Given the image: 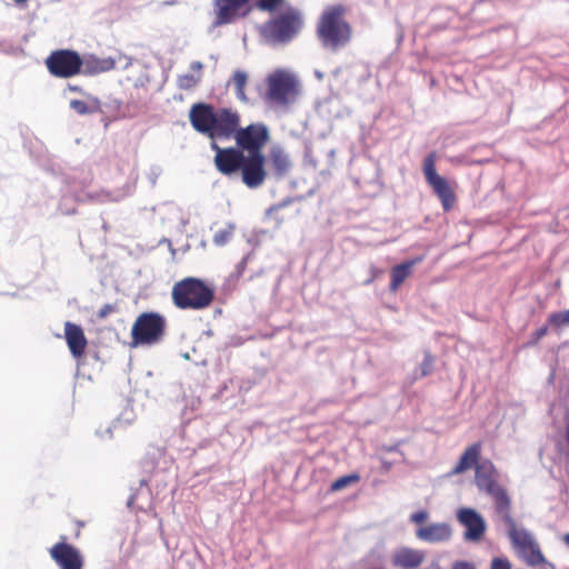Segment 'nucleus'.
<instances>
[{
	"label": "nucleus",
	"mask_w": 569,
	"mask_h": 569,
	"mask_svg": "<svg viewBox=\"0 0 569 569\" xmlns=\"http://www.w3.org/2000/svg\"><path fill=\"white\" fill-rule=\"evenodd\" d=\"M462 471V456L459 458V460L457 461V465L453 469V472L456 473H459Z\"/></svg>",
	"instance_id": "e433bc0d"
},
{
	"label": "nucleus",
	"mask_w": 569,
	"mask_h": 569,
	"mask_svg": "<svg viewBox=\"0 0 569 569\" xmlns=\"http://www.w3.org/2000/svg\"><path fill=\"white\" fill-rule=\"evenodd\" d=\"M51 76L69 79L82 73L84 61L81 56L71 49L53 50L44 61Z\"/></svg>",
	"instance_id": "0eeeda50"
},
{
	"label": "nucleus",
	"mask_w": 569,
	"mask_h": 569,
	"mask_svg": "<svg viewBox=\"0 0 569 569\" xmlns=\"http://www.w3.org/2000/svg\"><path fill=\"white\" fill-rule=\"evenodd\" d=\"M189 120L192 128L210 139L234 138L237 147L248 153H262L270 139L269 130L263 123H251L240 128V116L231 109L198 102L191 106Z\"/></svg>",
	"instance_id": "f257e3e1"
},
{
	"label": "nucleus",
	"mask_w": 569,
	"mask_h": 569,
	"mask_svg": "<svg viewBox=\"0 0 569 569\" xmlns=\"http://www.w3.org/2000/svg\"><path fill=\"white\" fill-rule=\"evenodd\" d=\"M114 60L112 59H90L84 61L86 73L106 72L114 68Z\"/></svg>",
	"instance_id": "4be33fe9"
},
{
	"label": "nucleus",
	"mask_w": 569,
	"mask_h": 569,
	"mask_svg": "<svg viewBox=\"0 0 569 569\" xmlns=\"http://www.w3.org/2000/svg\"><path fill=\"white\" fill-rule=\"evenodd\" d=\"M167 322L158 312H142L131 328V346H153L159 343L166 333Z\"/></svg>",
	"instance_id": "39448f33"
},
{
	"label": "nucleus",
	"mask_w": 569,
	"mask_h": 569,
	"mask_svg": "<svg viewBox=\"0 0 569 569\" xmlns=\"http://www.w3.org/2000/svg\"><path fill=\"white\" fill-rule=\"evenodd\" d=\"M13 1H14V2H17V3H24V2H27L28 0H13Z\"/></svg>",
	"instance_id": "79ce46f5"
},
{
	"label": "nucleus",
	"mask_w": 569,
	"mask_h": 569,
	"mask_svg": "<svg viewBox=\"0 0 569 569\" xmlns=\"http://www.w3.org/2000/svg\"><path fill=\"white\" fill-rule=\"evenodd\" d=\"M421 261L422 257H418L395 266L390 271V290L397 291L411 274L412 268Z\"/></svg>",
	"instance_id": "6ab92c4d"
},
{
	"label": "nucleus",
	"mask_w": 569,
	"mask_h": 569,
	"mask_svg": "<svg viewBox=\"0 0 569 569\" xmlns=\"http://www.w3.org/2000/svg\"><path fill=\"white\" fill-rule=\"evenodd\" d=\"M437 156L435 152L429 153L423 160V174L428 186L435 194L440 199L445 211H449L456 201L453 189L449 181L440 177L436 170Z\"/></svg>",
	"instance_id": "6e6552de"
},
{
	"label": "nucleus",
	"mask_w": 569,
	"mask_h": 569,
	"mask_svg": "<svg viewBox=\"0 0 569 569\" xmlns=\"http://www.w3.org/2000/svg\"><path fill=\"white\" fill-rule=\"evenodd\" d=\"M465 539L477 542L482 539L487 525L476 510L465 508Z\"/></svg>",
	"instance_id": "dca6fc26"
},
{
	"label": "nucleus",
	"mask_w": 569,
	"mask_h": 569,
	"mask_svg": "<svg viewBox=\"0 0 569 569\" xmlns=\"http://www.w3.org/2000/svg\"><path fill=\"white\" fill-rule=\"evenodd\" d=\"M171 299L180 310H203L213 302L214 288L202 279L186 277L173 284Z\"/></svg>",
	"instance_id": "7ed1b4c3"
},
{
	"label": "nucleus",
	"mask_w": 569,
	"mask_h": 569,
	"mask_svg": "<svg viewBox=\"0 0 569 569\" xmlns=\"http://www.w3.org/2000/svg\"><path fill=\"white\" fill-rule=\"evenodd\" d=\"M520 555L523 557L525 561L529 566H540L546 563V558L542 555L539 545L535 541L530 547H528L526 552H520Z\"/></svg>",
	"instance_id": "5701e85b"
},
{
	"label": "nucleus",
	"mask_w": 569,
	"mask_h": 569,
	"mask_svg": "<svg viewBox=\"0 0 569 569\" xmlns=\"http://www.w3.org/2000/svg\"><path fill=\"white\" fill-rule=\"evenodd\" d=\"M465 569H475L473 565L465 561Z\"/></svg>",
	"instance_id": "58836bf2"
},
{
	"label": "nucleus",
	"mask_w": 569,
	"mask_h": 569,
	"mask_svg": "<svg viewBox=\"0 0 569 569\" xmlns=\"http://www.w3.org/2000/svg\"><path fill=\"white\" fill-rule=\"evenodd\" d=\"M425 560V555L416 549L401 548L395 552L392 563L403 569H416Z\"/></svg>",
	"instance_id": "f3484780"
},
{
	"label": "nucleus",
	"mask_w": 569,
	"mask_h": 569,
	"mask_svg": "<svg viewBox=\"0 0 569 569\" xmlns=\"http://www.w3.org/2000/svg\"><path fill=\"white\" fill-rule=\"evenodd\" d=\"M267 99L278 106H288L299 96V82L295 76L276 70L267 78Z\"/></svg>",
	"instance_id": "423d86ee"
},
{
	"label": "nucleus",
	"mask_w": 569,
	"mask_h": 569,
	"mask_svg": "<svg viewBox=\"0 0 569 569\" xmlns=\"http://www.w3.org/2000/svg\"><path fill=\"white\" fill-rule=\"evenodd\" d=\"M480 442H476L465 450V470H468L477 465H480Z\"/></svg>",
	"instance_id": "b1692460"
},
{
	"label": "nucleus",
	"mask_w": 569,
	"mask_h": 569,
	"mask_svg": "<svg viewBox=\"0 0 569 569\" xmlns=\"http://www.w3.org/2000/svg\"><path fill=\"white\" fill-rule=\"evenodd\" d=\"M476 469L475 482L479 490L486 491L495 499L496 510L500 508V498L510 500L507 491L497 485L496 469L493 463L486 459L480 465L473 467Z\"/></svg>",
	"instance_id": "1a4fd4ad"
},
{
	"label": "nucleus",
	"mask_w": 569,
	"mask_h": 569,
	"mask_svg": "<svg viewBox=\"0 0 569 569\" xmlns=\"http://www.w3.org/2000/svg\"><path fill=\"white\" fill-rule=\"evenodd\" d=\"M190 73H184L177 78L179 89L191 90L201 81L203 64L200 61H193L190 64Z\"/></svg>",
	"instance_id": "aec40b11"
},
{
	"label": "nucleus",
	"mask_w": 569,
	"mask_h": 569,
	"mask_svg": "<svg viewBox=\"0 0 569 569\" xmlns=\"http://www.w3.org/2000/svg\"><path fill=\"white\" fill-rule=\"evenodd\" d=\"M548 321L558 328L569 326V310L551 313Z\"/></svg>",
	"instance_id": "bb28decb"
},
{
	"label": "nucleus",
	"mask_w": 569,
	"mask_h": 569,
	"mask_svg": "<svg viewBox=\"0 0 569 569\" xmlns=\"http://www.w3.org/2000/svg\"><path fill=\"white\" fill-rule=\"evenodd\" d=\"M453 569H462V562H457V563L453 566Z\"/></svg>",
	"instance_id": "ea45409f"
},
{
	"label": "nucleus",
	"mask_w": 569,
	"mask_h": 569,
	"mask_svg": "<svg viewBox=\"0 0 569 569\" xmlns=\"http://www.w3.org/2000/svg\"><path fill=\"white\" fill-rule=\"evenodd\" d=\"M510 500L500 498V508L496 511L508 528L509 538L519 552H526L528 547L535 542L533 537L526 529H518L510 513Z\"/></svg>",
	"instance_id": "ddd939ff"
},
{
	"label": "nucleus",
	"mask_w": 569,
	"mask_h": 569,
	"mask_svg": "<svg viewBox=\"0 0 569 569\" xmlns=\"http://www.w3.org/2000/svg\"><path fill=\"white\" fill-rule=\"evenodd\" d=\"M284 0H258L257 7L262 11H276Z\"/></svg>",
	"instance_id": "cd10ccee"
},
{
	"label": "nucleus",
	"mask_w": 569,
	"mask_h": 569,
	"mask_svg": "<svg viewBox=\"0 0 569 569\" xmlns=\"http://www.w3.org/2000/svg\"><path fill=\"white\" fill-rule=\"evenodd\" d=\"M232 84L236 94L240 100H246L244 87L247 84V74L243 71H236L232 77Z\"/></svg>",
	"instance_id": "a878e982"
},
{
	"label": "nucleus",
	"mask_w": 569,
	"mask_h": 569,
	"mask_svg": "<svg viewBox=\"0 0 569 569\" xmlns=\"http://www.w3.org/2000/svg\"><path fill=\"white\" fill-rule=\"evenodd\" d=\"M547 332H548L547 326H542V327L538 328L537 330H535L531 333V339L528 342V346L537 345L547 335Z\"/></svg>",
	"instance_id": "2f4dec72"
},
{
	"label": "nucleus",
	"mask_w": 569,
	"mask_h": 569,
	"mask_svg": "<svg viewBox=\"0 0 569 569\" xmlns=\"http://www.w3.org/2000/svg\"><path fill=\"white\" fill-rule=\"evenodd\" d=\"M49 553L60 569H83L84 561L80 550L68 543L66 536L60 537L49 549Z\"/></svg>",
	"instance_id": "f8f14e48"
},
{
	"label": "nucleus",
	"mask_w": 569,
	"mask_h": 569,
	"mask_svg": "<svg viewBox=\"0 0 569 569\" xmlns=\"http://www.w3.org/2000/svg\"><path fill=\"white\" fill-rule=\"evenodd\" d=\"M232 237V231L228 229L219 230L213 236V242L217 246H224Z\"/></svg>",
	"instance_id": "c85d7f7f"
},
{
	"label": "nucleus",
	"mask_w": 569,
	"mask_h": 569,
	"mask_svg": "<svg viewBox=\"0 0 569 569\" xmlns=\"http://www.w3.org/2000/svg\"><path fill=\"white\" fill-rule=\"evenodd\" d=\"M429 515L426 510H419L411 515L410 520L417 525L423 523L428 519Z\"/></svg>",
	"instance_id": "72a5a7b5"
},
{
	"label": "nucleus",
	"mask_w": 569,
	"mask_h": 569,
	"mask_svg": "<svg viewBox=\"0 0 569 569\" xmlns=\"http://www.w3.org/2000/svg\"><path fill=\"white\" fill-rule=\"evenodd\" d=\"M491 569H511V565L507 559L495 558L491 562Z\"/></svg>",
	"instance_id": "f704fd0d"
},
{
	"label": "nucleus",
	"mask_w": 569,
	"mask_h": 569,
	"mask_svg": "<svg viewBox=\"0 0 569 569\" xmlns=\"http://www.w3.org/2000/svg\"><path fill=\"white\" fill-rule=\"evenodd\" d=\"M70 107L72 110H74L78 114H87L90 112V108L88 103L83 100H71Z\"/></svg>",
	"instance_id": "c756f323"
},
{
	"label": "nucleus",
	"mask_w": 569,
	"mask_h": 569,
	"mask_svg": "<svg viewBox=\"0 0 569 569\" xmlns=\"http://www.w3.org/2000/svg\"><path fill=\"white\" fill-rule=\"evenodd\" d=\"M303 26L302 12L292 6H288L269 19L261 27L260 33L270 44H286L301 32Z\"/></svg>",
	"instance_id": "20e7f679"
},
{
	"label": "nucleus",
	"mask_w": 569,
	"mask_h": 569,
	"mask_svg": "<svg viewBox=\"0 0 569 569\" xmlns=\"http://www.w3.org/2000/svg\"><path fill=\"white\" fill-rule=\"evenodd\" d=\"M76 525H77V532H76L74 536H76V538H79L80 535H81V528L84 526V522L80 521V520H77Z\"/></svg>",
	"instance_id": "c9c22d12"
},
{
	"label": "nucleus",
	"mask_w": 569,
	"mask_h": 569,
	"mask_svg": "<svg viewBox=\"0 0 569 569\" xmlns=\"http://www.w3.org/2000/svg\"><path fill=\"white\" fill-rule=\"evenodd\" d=\"M250 0H213L214 26H224L234 22L248 13L246 10Z\"/></svg>",
	"instance_id": "4468645a"
},
{
	"label": "nucleus",
	"mask_w": 569,
	"mask_h": 569,
	"mask_svg": "<svg viewBox=\"0 0 569 569\" xmlns=\"http://www.w3.org/2000/svg\"><path fill=\"white\" fill-rule=\"evenodd\" d=\"M211 148L216 152L214 166L221 174L230 177L241 170L246 154L238 147L221 148L212 142Z\"/></svg>",
	"instance_id": "9b49d317"
},
{
	"label": "nucleus",
	"mask_w": 569,
	"mask_h": 569,
	"mask_svg": "<svg viewBox=\"0 0 569 569\" xmlns=\"http://www.w3.org/2000/svg\"><path fill=\"white\" fill-rule=\"evenodd\" d=\"M116 311H117V307L114 305L107 303V305L102 306L100 308V310L98 311V318L99 319H104L110 313L116 312Z\"/></svg>",
	"instance_id": "473e14b6"
},
{
	"label": "nucleus",
	"mask_w": 569,
	"mask_h": 569,
	"mask_svg": "<svg viewBox=\"0 0 569 569\" xmlns=\"http://www.w3.org/2000/svg\"><path fill=\"white\" fill-rule=\"evenodd\" d=\"M563 541L569 546V532L563 537Z\"/></svg>",
	"instance_id": "a19ab883"
},
{
	"label": "nucleus",
	"mask_w": 569,
	"mask_h": 569,
	"mask_svg": "<svg viewBox=\"0 0 569 569\" xmlns=\"http://www.w3.org/2000/svg\"><path fill=\"white\" fill-rule=\"evenodd\" d=\"M242 182L250 189L261 187L267 177L266 158L263 153H248L244 156L240 170Z\"/></svg>",
	"instance_id": "9d476101"
},
{
	"label": "nucleus",
	"mask_w": 569,
	"mask_h": 569,
	"mask_svg": "<svg viewBox=\"0 0 569 569\" xmlns=\"http://www.w3.org/2000/svg\"><path fill=\"white\" fill-rule=\"evenodd\" d=\"M416 536L427 542H439L448 540L451 536V529L446 523H432L426 527H420Z\"/></svg>",
	"instance_id": "a211bd4d"
},
{
	"label": "nucleus",
	"mask_w": 569,
	"mask_h": 569,
	"mask_svg": "<svg viewBox=\"0 0 569 569\" xmlns=\"http://www.w3.org/2000/svg\"><path fill=\"white\" fill-rule=\"evenodd\" d=\"M435 359L430 353H426L421 363V375L428 376L433 369Z\"/></svg>",
	"instance_id": "7c9ffc66"
},
{
	"label": "nucleus",
	"mask_w": 569,
	"mask_h": 569,
	"mask_svg": "<svg viewBox=\"0 0 569 569\" xmlns=\"http://www.w3.org/2000/svg\"><path fill=\"white\" fill-rule=\"evenodd\" d=\"M64 338L71 355L81 358L87 349L88 340L79 325L67 321L64 323Z\"/></svg>",
	"instance_id": "2eb2a0df"
},
{
	"label": "nucleus",
	"mask_w": 569,
	"mask_h": 569,
	"mask_svg": "<svg viewBox=\"0 0 569 569\" xmlns=\"http://www.w3.org/2000/svg\"><path fill=\"white\" fill-rule=\"evenodd\" d=\"M271 164L279 176H283L290 168L289 156L281 148H272L270 150Z\"/></svg>",
	"instance_id": "412c9836"
},
{
	"label": "nucleus",
	"mask_w": 569,
	"mask_h": 569,
	"mask_svg": "<svg viewBox=\"0 0 569 569\" xmlns=\"http://www.w3.org/2000/svg\"><path fill=\"white\" fill-rule=\"evenodd\" d=\"M457 520L462 523V508H458L456 511Z\"/></svg>",
	"instance_id": "4c0bfd02"
},
{
	"label": "nucleus",
	"mask_w": 569,
	"mask_h": 569,
	"mask_svg": "<svg viewBox=\"0 0 569 569\" xmlns=\"http://www.w3.org/2000/svg\"><path fill=\"white\" fill-rule=\"evenodd\" d=\"M359 480H360V476L358 473L342 476L331 483L330 490L332 492L340 491L352 483L359 482Z\"/></svg>",
	"instance_id": "393cba45"
},
{
	"label": "nucleus",
	"mask_w": 569,
	"mask_h": 569,
	"mask_svg": "<svg viewBox=\"0 0 569 569\" xmlns=\"http://www.w3.org/2000/svg\"><path fill=\"white\" fill-rule=\"evenodd\" d=\"M316 33L325 49L337 51L346 47L352 38V28L346 19V8L342 4L326 8L317 23Z\"/></svg>",
	"instance_id": "f03ea898"
}]
</instances>
